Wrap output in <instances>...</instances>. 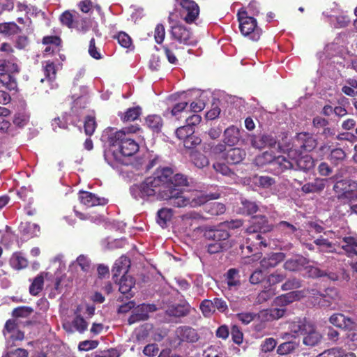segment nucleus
Segmentation results:
<instances>
[{"mask_svg":"<svg viewBox=\"0 0 357 357\" xmlns=\"http://www.w3.org/2000/svg\"><path fill=\"white\" fill-rule=\"evenodd\" d=\"M174 171L170 167L158 168L153 174L146 178L139 185L130 188V192L135 199H144L155 196L160 199V191L164 190L165 185H169L168 181Z\"/></svg>","mask_w":357,"mask_h":357,"instance_id":"obj_1","label":"nucleus"},{"mask_svg":"<svg viewBox=\"0 0 357 357\" xmlns=\"http://www.w3.org/2000/svg\"><path fill=\"white\" fill-rule=\"evenodd\" d=\"M273 226L268 223L266 215H254L251 218L250 225L246 229L249 236L246 239L247 248L252 252L254 249H261L268 245V241L264 236L270 232Z\"/></svg>","mask_w":357,"mask_h":357,"instance_id":"obj_2","label":"nucleus"},{"mask_svg":"<svg viewBox=\"0 0 357 357\" xmlns=\"http://www.w3.org/2000/svg\"><path fill=\"white\" fill-rule=\"evenodd\" d=\"M104 136H107L109 144L116 148L114 152L117 151L123 156H132L139 151V144L128 136L125 130L114 131V128H109L105 131Z\"/></svg>","mask_w":357,"mask_h":357,"instance_id":"obj_3","label":"nucleus"},{"mask_svg":"<svg viewBox=\"0 0 357 357\" xmlns=\"http://www.w3.org/2000/svg\"><path fill=\"white\" fill-rule=\"evenodd\" d=\"M237 18L239 22L241 33L253 41H257L261 37L262 31L257 26V20L253 16L248 15L243 8L238 10Z\"/></svg>","mask_w":357,"mask_h":357,"instance_id":"obj_4","label":"nucleus"},{"mask_svg":"<svg viewBox=\"0 0 357 357\" xmlns=\"http://www.w3.org/2000/svg\"><path fill=\"white\" fill-rule=\"evenodd\" d=\"M160 199L165 200L169 204L178 208L185 207L190 204V199L185 195L184 191L169 183L164 190L160 191Z\"/></svg>","mask_w":357,"mask_h":357,"instance_id":"obj_5","label":"nucleus"},{"mask_svg":"<svg viewBox=\"0 0 357 357\" xmlns=\"http://www.w3.org/2000/svg\"><path fill=\"white\" fill-rule=\"evenodd\" d=\"M180 6L179 13L181 19L187 24L194 23L199 17L200 9L194 0H175Z\"/></svg>","mask_w":357,"mask_h":357,"instance_id":"obj_6","label":"nucleus"},{"mask_svg":"<svg viewBox=\"0 0 357 357\" xmlns=\"http://www.w3.org/2000/svg\"><path fill=\"white\" fill-rule=\"evenodd\" d=\"M333 190L340 194L338 199L349 201L357 199V182L350 179L337 181L333 185Z\"/></svg>","mask_w":357,"mask_h":357,"instance_id":"obj_7","label":"nucleus"},{"mask_svg":"<svg viewBox=\"0 0 357 357\" xmlns=\"http://www.w3.org/2000/svg\"><path fill=\"white\" fill-rule=\"evenodd\" d=\"M170 36L173 40L183 45L190 46L196 43L191 29L181 24L172 26Z\"/></svg>","mask_w":357,"mask_h":357,"instance_id":"obj_8","label":"nucleus"},{"mask_svg":"<svg viewBox=\"0 0 357 357\" xmlns=\"http://www.w3.org/2000/svg\"><path fill=\"white\" fill-rule=\"evenodd\" d=\"M294 144L301 151L311 152L317 147L318 139L310 132H301L295 136Z\"/></svg>","mask_w":357,"mask_h":357,"instance_id":"obj_9","label":"nucleus"},{"mask_svg":"<svg viewBox=\"0 0 357 357\" xmlns=\"http://www.w3.org/2000/svg\"><path fill=\"white\" fill-rule=\"evenodd\" d=\"M293 153V151H289L287 157L284 155L275 157L270 162V165L272 167L271 169L275 171L276 174H281L288 169H294V158H291Z\"/></svg>","mask_w":357,"mask_h":357,"instance_id":"obj_10","label":"nucleus"},{"mask_svg":"<svg viewBox=\"0 0 357 357\" xmlns=\"http://www.w3.org/2000/svg\"><path fill=\"white\" fill-rule=\"evenodd\" d=\"M175 336L180 342H196L199 340V335L196 330L188 326H181L176 328Z\"/></svg>","mask_w":357,"mask_h":357,"instance_id":"obj_11","label":"nucleus"},{"mask_svg":"<svg viewBox=\"0 0 357 357\" xmlns=\"http://www.w3.org/2000/svg\"><path fill=\"white\" fill-rule=\"evenodd\" d=\"M59 20L63 25L69 29L79 28L80 22H82L81 26L83 28L82 24L86 22L85 20L81 17L78 13L74 11V13H73L69 10L63 12L60 15Z\"/></svg>","mask_w":357,"mask_h":357,"instance_id":"obj_12","label":"nucleus"},{"mask_svg":"<svg viewBox=\"0 0 357 357\" xmlns=\"http://www.w3.org/2000/svg\"><path fill=\"white\" fill-rule=\"evenodd\" d=\"M79 199L81 203L88 207L96 206H104L107 204L108 200L104 197H97L95 194L88 191H80L79 193Z\"/></svg>","mask_w":357,"mask_h":357,"instance_id":"obj_13","label":"nucleus"},{"mask_svg":"<svg viewBox=\"0 0 357 357\" xmlns=\"http://www.w3.org/2000/svg\"><path fill=\"white\" fill-rule=\"evenodd\" d=\"M241 139V130L234 125L226 128L223 132V142L229 146L238 144Z\"/></svg>","mask_w":357,"mask_h":357,"instance_id":"obj_14","label":"nucleus"},{"mask_svg":"<svg viewBox=\"0 0 357 357\" xmlns=\"http://www.w3.org/2000/svg\"><path fill=\"white\" fill-rule=\"evenodd\" d=\"M204 236L216 243H229L228 239L229 233L225 229H206L204 231Z\"/></svg>","mask_w":357,"mask_h":357,"instance_id":"obj_15","label":"nucleus"},{"mask_svg":"<svg viewBox=\"0 0 357 357\" xmlns=\"http://www.w3.org/2000/svg\"><path fill=\"white\" fill-rule=\"evenodd\" d=\"M276 142V138L271 135H253L251 139L252 146L258 149L274 147Z\"/></svg>","mask_w":357,"mask_h":357,"instance_id":"obj_16","label":"nucleus"},{"mask_svg":"<svg viewBox=\"0 0 357 357\" xmlns=\"http://www.w3.org/2000/svg\"><path fill=\"white\" fill-rule=\"evenodd\" d=\"M341 248L348 257L357 256V235L344 236L341 241Z\"/></svg>","mask_w":357,"mask_h":357,"instance_id":"obj_17","label":"nucleus"},{"mask_svg":"<svg viewBox=\"0 0 357 357\" xmlns=\"http://www.w3.org/2000/svg\"><path fill=\"white\" fill-rule=\"evenodd\" d=\"M130 266V261L126 257H121L118 259L112 269L113 279L116 282L118 277L123 274V275H127L129 268Z\"/></svg>","mask_w":357,"mask_h":357,"instance_id":"obj_18","label":"nucleus"},{"mask_svg":"<svg viewBox=\"0 0 357 357\" xmlns=\"http://www.w3.org/2000/svg\"><path fill=\"white\" fill-rule=\"evenodd\" d=\"M294 169L307 172L314 169L316 161L311 155H305L298 158H294Z\"/></svg>","mask_w":357,"mask_h":357,"instance_id":"obj_19","label":"nucleus"},{"mask_svg":"<svg viewBox=\"0 0 357 357\" xmlns=\"http://www.w3.org/2000/svg\"><path fill=\"white\" fill-rule=\"evenodd\" d=\"M303 336V344L310 347L317 345L321 339V334L317 331L314 324L312 323L307 327V330Z\"/></svg>","mask_w":357,"mask_h":357,"instance_id":"obj_20","label":"nucleus"},{"mask_svg":"<svg viewBox=\"0 0 357 357\" xmlns=\"http://www.w3.org/2000/svg\"><path fill=\"white\" fill-rule=\"evenodd\" d=\"M246 152L240 148H231L226 151L224 158L230 165L241 163L245 158Z\"/></svg>","mask_w":357,"mask_h":357,"instance_id":"obj_21","label":"nucleus"},{"mask_svg":"<svg viewBox=\"0 0 357 357\" xmlns=\"http://www.w3.org/2000/svg\"><path fill=\"white\" fill-rule=\"evenodd\" d=\"M190 308L188 303L172 305L167 309L166 314L169 317H184L190 314Z\"/></svg>","mask_w":357,"mask_h":357,"instance_id":"obj_22","label":"nucleus"},{"mask_svg":"<svg viewBox=\"0 0 357 357\" xmlns=\"http://www.w3.org/2000/svg\"><path fill=\"white\" fill-rule=\"evenodd\" d=\"M135 284V279L130 275H122L119 280V291L124 295L126 298H130L134 296L132 292V289Z\"/></svg>","mask_w":357,"mask_h":357,"instance_id":"obj_23","label":"nucleus"},{"mask_svg":"<svg viewBox=\"0 0 357 357\" xmlns=\"http://www.w3.org/2000/svg\"><path fill=\"white\" fill-rule=\"evenodd\" d=\"M329 321L333 326L342 329L351 328L354 324L350 318L347 317L342 313L333 314L329 318Z\"/></svg>","mask_w":357,"mask_h":357,"instance_id":"obj_24","label":"nucleus"},{"mask_svg":"<svg viewBox=\"0 0 357 357\" xmlns=\"http://www.w3.org/2000/svg\"><path fill=\"white\" fill-rule=\"evenodd\" d=\"M303 296L304 294L302 291H292L278 296L275 299V303L278 305L284 306L301 299Z\"/></svg>","mask_w":357,"mask_h":357,"instance_id":"obj_25","label":"nucleus"},{"mask_svg":"<svg viewBox=\"0 0 357 357\" xmlns=\"http://www.w3.org/2000/svg\"><path fill=\"white\" fill-rule=\"evenodd\" d=\"M225 280L229 290H236L241 286L239 271L236 268H229L225 274Z\"/></svg>","mask_w":357,"mask_h":357,"instance_id":"obj_26","label":"nucleus"},{"mask_svg":"<svg viewBox=\"0 0 357 357\" xmlns=\"http://www.w3.org/2000/svg\"><path fill=\"white\" fill-rule=\"evenodd\" d=\"M17 58L12 55L8 59H0V72L17 73L20 68L17 63Z\"/></svg>","mask_w":357,"mask_h":357,"instance_id":"obj_27","label":"nucleus"},{"mask_svg":"<svg viewBox=\"0 0 357 357\" xmlns=\"http://www.w3.org/2000/svg\"><path fill=\"white\" fill-rule=\"evenodd\" d=\"M22 29L15 22L0 23V34L6 37H12L21 33Z\"/></svg>","mask_w":357,"mask_h":357,"instance_id":"obj_28","label":"nucleus"},{"mask_svg":"<svg viewBox=\"0 0 357 357\" xmlns=\"http://www.w3.org/2000/svg\"><path fill=\"white\" fill-rule=\"evenodd\" d=\"M325 185L324 179L317 178L312 182L304 184L301 188V190L306 194L318 193L324 189Z\"/></svg>","mask_w":357,"mask_h":357,"instance_id":"obj_29","label":"nucleus"},{"mask_svg":"<svg viewBox=\"0 0 357 357\" xmlns=\"http://www.w3.org/2000/svg\"><path fill=\"white\" fill-rule=\"evenodd\" d=\"M146 124L152 132L159 133L161 132L164 125L163 120L160 115L151 114L145 119Z\"/></svg>","mask_w":357,"mask_h":357,"instance_id":"obj_30","label":"nucleus"},{"mask_svg":"<svg viewBox=\"0 0 357 357\" xmlns=\"http://www.w3.org/2000/svg\"><path fill=\"white\" fill-rule=\"evenodd\" d=\"M47 275V273H40L32 281L29 288V294L32 296H38L43 289L45 276Z\"/></svg>","mask_w":357,"mask_h":357,"instance_id":"obj_31","label":"nucleus"},{"mask_svg":"<svg viewBox=\"0 0 357 357\" xmlns=\"http://www.w3.org/2000/svg\"><path fill=\"white\" fill-rule=\"evenodd\" d=\"M346 157V153L342 149L334 148L331 151L326 158L331 165L337 166L345 160Z\"/></svg>","mask_w":357,"mask_h":357,"instance_id":"obj_32","label":"nucleus"},{"mask_svg":"<svg viewBox=\"0 0 357 357\" xmlns=\"http://www.w3.org/2000/svg\"><path fill=\"white\" fill-rule=\"evenodd\" d=\"M284 259V255L282 252L273 253L267 257H264L261 261V265L264 268L275 267L280 262Z\"/></svg>","mask_w":357,"mask_h":357,"instance_id":"obj_33","label":"nucleus"},{"mask_svg":"<svg viewBox=\"0 0 357 357\" xmlns=\"http://www.w3.org/2000/svg\"><path fill=\"white\" fill-rule=\"evenodd\" d=\"M311 322L307 321L305 319L292 321L289 325V331L294 333V336L303 335L307 330V327L310 326Z\"/></svg>","mask_w":357,"mask_h":357,"instance_id":"obj_34","label":"nucleus"},{"mask_svg":"<svg viewBox=\"0 0 357 357\" xmlns=\"http://www.w3.org/2000/svg\"><path fill=\"white\" fill-rule=\"evenodd\" d=\"M276 229L284 236L291 238L292 235L296 232L298 228L293 224L282 220L275 225Z\"/></svg>","mask_w":357,"mask_h":357,"instance_id":"obj_35","label":"nucleus"},{"mask_svg":"<svg viewBox=\"0 0 357 357\" xmlns=\"http://www.w3.org/2000/svg\"><path fill=\"white\" fill-rule=\"evenodd\" d=\"M307 264L306 258L301 256L295 259H289L284 264V268L290 271H298Z\"/></svg>","mask_w":357,"mask_h":357,"instance_id":"obj_36","label":"nucleus"},{"mask_svg":"<svg viewBox=\"0 0 357 357\" xmlns=\"http://www.w3.org/2000/svg\"><path fill=\"white\" fill-rule=\"evenodd\" d=\"M20 228L23 235L26 236L28 238L38 236L40 232L39 225L30 222L24 224L22 223Z\"/></svg>","mask_w":357,"mask_h":357,"instance_id":"obj_37","label":"nucleus"},{"mask_svg":"<svg viewBox=\"0 0 357 357\" xmlns=\"http://www.w3.org/2000/svg\"><path fill=\"white\" fill-rule=\"evenodd\" d=\"M43 70L46 79L52 82L56 77V66L54 61L48 60L43 62Z\"/></svg>","mask_w":357,"mask_h":357,"instance_id":"obj_38","label":"nucleus"},{"mask_svg":"<svg viewBox=\"0 0 357 357\" xmlns=\"http://www.w3.org/2000/svg\"><path fill=\"white\" fill-rule=\"evenodd\" d=\"M316 357H356V354L353 352L344 354L342 349L331 348L324 351Z\"/></svg>","mask_w":357,"mask_h":357,"instance_id":"obj_39","label":"nucleus"},{"mask_svg":"<svg viewBox=\"0 0 357 357\" xmlns=\"http://www.w3.org/2000/svg\"><path fill=\"white\" fill-rule=\"evenodd\" d=\"M258 209L259 207L255 202L243 199L241 200V206L238 208V213L243 215H252L255 213Z\"/></svg>","mask_w":357,"mask_h":357,"instance_id":"obj_40","label":"nucleus"},{"mask_svg":"<svg viewBox=\"0 0 357 357\" xmlns=\"http://www.w3.org/2000/svg\"><path fill=\"white\" fill-rule=\"evenodd\" d=\"M204 211L211 215H219L226 211L225 205L220 202H211L204 205Z\"/></svg>","mask_w":357,"mask_h":357,"instance_id":"obj_41","label":"nucleus"},{"mask_svg":"<svg viewBox=\"0 0 357 357\" xmlns=\"http://www.w3.org/2000/svg\"><path fill=\"white\" fill-rule=\"evenodd\" d=\"M149 314L146 312V310L142 309V305H139L132 314L128 318V324L130 325L137 323L141 321H146L149 319Z\"/></svg>","mask_w":357,"mask_h":357,"instance_id":"obj_42","label":"nucleus"},{"mask_svg":"<svg viewBox=\"0 0 357 357\" xmlns=\"http://www.w3.org/2000/svg\"><path fill=\"white\" fill-rule=\"evenodd\" d=\"M13 73H0V82L8 90H15L17 87L16 79Z\"/></svg>","mask_w":357,"mask_h":357,"instance_id":"obj_43","label":"nucleus"},{"mask_svg":"<svg viewBox=\"0 0 357 357\" xmlns=\"http://www.w3.org/2000/svg\"><path fill=\"white\" fill-rule=\"evenodd\" d=\"M142 114V108L139 106L128 108L126 112L122 113L120 116L121 119L123 121H133L137 120Z\"/></svg>","mask_w":357,"mask_h":357,"instance_id":"obj_44","label":"nucleus"},{"mask_svg":"<svg viewBox=\"0 0 357 357\" xmlns=\"http://www.w3.org/2000/svg\"><path fill=\"white\" fill-rule=\"evenodd\" d=\"M79 309L77 307V309L75 311V317L72 321V324L76 331L80 333H83L87 330L88 323L84 319V317L80 314H79Z\"/></svg>","mask_w":357,"mask_h":357,"instance_id":"obj_45","label":"nucleus"},{"mask_svg":"<svg viewBox=\"0 0 357 357\" xmlns=\"http://www.w3.org/2000/svg\"><path fill=\"white\" fill-rule=\"evenodd\" d=\"M190 157L192 163L198 168L202 169L209 164L207 157L199 151H192Z\"/></svg>","mask_w":357,"mask_h":357,"instance_id":"obj_46","label":"nucleus"},{"mask_svg":"<svg viewBox=\"0 0 357 357\" xmlns=\"http://www.w3.org/2000/svg\"><path fill=\"white\" fill-rule=\"evenodd\" d=\"M252 182L255 185L263 188H268L275 183V179L271 176L259 175L253 176Z\"/></svg>","mask_w":357,"mask_h":357,"instance_id":"obj_47","label":"nucleus"},{"mask_svg":"<svg viewBox=\"0 0 357 357\" xmlns=\"http://www.w3.org/2000/svg\"><path fill=\"white\" fill-rule=\"evenodd\" d=\"M173 215L172 209L162 208L158 211L157 222L162 227L167 226Z\"/></svg>","mask_w":357,"mask_h":357,"instance_id":"obj_48","label":"nucleus"},{"mask_svg":"<svg viewBox=\"0 0 357 357\" xmlns=\"http://www.w3.org/2000/svg\"><path fill=\"white\" fill-rule=\"evenodd\" d=\"M199 308L204 317H211L215 313L213 300L204 299L201 302Z\"/></svg>","mask_w":357,"mask_h":357,"instance_id":"obj_49","label":"nucleus"},{"mask_svg":"<svg viewBox=\"0 0 357 357\" xmlns=\"http://www.w3.org/2000/svg\"><path fill=\"white\" fill-rule=\"evenodd\" d=\"M230 243H216L213 242L207 245V252L209 254H216L231 248Z\"/></svg>","mask_w":357,"mask_h":357,"instance_id":"obj_50","label":"nucleus"},{"mask_svg":"<svg viewBox=\"0 0 357 357\" xmlns=\"http://www.w3.org/2000/svg\"><path fill=\"white\" fill-rule=\"evenodd\" d=\"M172 175H173V174ZM168 183H171L172 186H175V188H179L181 186L188 185L187 176L182 174H176L174 176H171L169 180L168 181Z\"/></svg>","mask_w":357,"mask_h":357,"instance_id":"obj_51","label":"nucleus"},{"mask_svg":"<svg viewBox=\"0 0 357 357\" xmlns=\"http://www.w3.org/2000/svg\"><path fill=\"white\" fill-rule=\"evenodd\" d=\"M298 347L295 341H288L279 345L277 352L280 355H285L294 351Z\"/></svg>","mask_w":357,"mask_h":357,"instance_id":"obj_52","label":"nucleus"},{"mask_svg":"<svg viewBox=\"0 0 357 357\" xmlns=\"http://www.w3.org/2000/svg\"><path fill=\"white\" fill-rule=\"evenodd\" d=\"M10 264L15 269L20 270L28 266V261L20 253H15L10 259Z\"/></svg>","mask_w":357,"mask_h":357,"instance_id":"obj_53","label":"nucleus"},{"mask_svg":"<svg viewBox=\"0 0 357 357\" xmlns=\"http://www.w3.org/2000/svg\"><path fill=\"white\" fill-rule=\"evenodd\" d=\"M310 294L315 298H319V305L323 307H328L331 305V298L328 297L325 294L321 293L317 289H311Z\"/></svg>","mask_w":357,"mask_h":357,"instance_id":"obj_54","label":"nucleus"},{"mask_svg":"<svg viewBox=\"0 0 357 357\" xmlns=\"http://www.w3.org/2000/svg\"><path fill=\"white\" fill-rule=\"evenodd\" d=\"M136 341L137 343H144L149 336L148 325L141 326L135 331Z\"/></svg>","mask_w":357,"mask_h":357,"instance_id":"obj_55","label":"nucleus"},{"mask_svg":"<svg viewBox=\"0 0 357 357\" xmlns=\"http://www.w3.org/2000/svg\"><path fill=\"white\" fill-rule=\"evenodd\" d=\"M114 39H116L118 43L124 48H128L132 45V39L125 32H119L118 34L113 36Z\"/></svg>","mask_w":357,"mask_h":357,"instance_id":"obj_56","label":"nucleus"},{"mask_svg":"<svg viewBox=\"0 0 357 357\" xmlns=\"http://www.w3.org/2000/svg\"><path fill=\"white\" fill-rule=\"evenodd\" d=\"M162 48L168 61L172 64H176L178 59L173 52L174 49L176 48V45L174 43H172L169 45H164Z\"/></svg>","mask_w":357,"mask_h":357,"instance_id":"obj_57","label":"nucleus"},{"mask_svg":"<svg viewBox=\"0 0 357 357\" xmlns=\"http://www.w3.org/2000/svg\"><path fill=\"white\" fill-rule=\"evenodd\" d=\"M84 132L86 135L91 136L95 132L96 128V122L95 117L87 116L84 121Z\"/></svg>","mask_w":357,"mask_h":357,"instance_id":"obj_58","label":"nucleus"},{"mask_svg":"<svg viewBox=\"0 0 357 357\" xmlns=\"http://www.w3.org/2000/svg\"><path fill=\"white\" fill-rule=\"evenodd\" d=\"M305 274L309 277L312 278H317L324 277L326 275V273L320 269L318 267L313 266H307L305 268Z\"/></svg>","mask_w":357,"mask_h":357,"instance_id":"obj_59","label":"nucleus"},{"mask_svg":"<svg viewBox=\"0 0 357 357\" xmlns=\"http://www.w3.org/2000/svg\"><path fill=\"white\" fill-rule=\"evenodd\" d=\"M213 167L217 173L223 176H231L234 174V172L225 163L215 162Z\"/></svg>","mask_w":357,"mask_h":357,"instance_id":"obj_60","label":"nucleus"},{"mask_svg":"<svg viewBox=\"0 0 357 357\" xmlns=\"http://www.w3.org/2000/svg\"><path fill=\"white\" fill-rule=\"evenodd\" d=\"M194 132L195 130L188 126L186 124L178 127L175 131L176 137L181 140H184L189 135L194 134Z\"/></svg>","mask_w":357,"mask_h":357,"instance_id":"obj_61","label":"nucleus"},{"mask_svg":"<svg viewBox=\"0 0 357 357\" xmlns=\"http://www.w3.org/2000/svg\"><path fill=\"white\" fill-rule=\"evenodd\" d=\"M33 310L32 307L29 306H20L15 308L13 310L12 314L15 317H26L29 316Z\"/></svg>","mask_w":357,"mask_h":357,"instance_id":"obj_62","label":"nucleus"},{"mask_svg":"<svg viewBox=\"0 0 357 357\" xmlns=\"http://www.w3.org/2000/svg\"><path fill=\"white\" fill-rule=\"evenodd\" d=\"M201 141L202 140L199 137L192 134L183 140V145L185 148L192 149L199 145L201 143Z\"/></svg>","mask_w":357,"mask_h":357,"instance_id":"obj_63","label":"nucleus"},{"mask_svg":"<svg viewBox=\"0 0 357 357\" xmlns=\"http://www.w3.org/2000/svg\"><path fill=\"white\" fill-rule=\"evenodd\" d=\"M29 116L24 113L15 114L13 118V123L19 128L24 127L29 122Z\"/></svg>","mask_w":357,"mask_h":357,"instance_id":"obj_64","label":"nucleus"}]
</instances>
